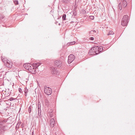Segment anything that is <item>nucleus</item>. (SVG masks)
<instances>
[{
	"instance_id": "1",
	"label": "nucleus",
	"mask_w": 135,
	"mask_h": 135,
	"mask_svg": "<svg viewBox=\"0 0 135 135\" xmlns=\"http://www.w3.org/2000/svg\"><path fill=\"white\" fill-rule=\"evenodd\" d=\"M99 53L98 47H92L89 51V54L90 55H97Z\"/></svg>"
},
{
	"instance_id": "2",
	"label": "nucleus",
	"mask_w": 135,
	"mask_h": 135,
	"mask_svg": "<svg viewBox=\"0 0 135 135\" xmlns=\"http://www.w3.org/2000/svg\"><path fill=\"white\" fill-rule=\"evenodd\" d=\"M128 15L124 16L122 21V25L123 26H127L128 22Z\"/></svg>"
},
{
	"instance_id": "3",
	"label": "nucleus",
	"mask_w": 135,
	"mask_h": 135,
	"mask_svg": "<svg viewBox=\"0 0 135 135\" xmlns=\"http://www.w3.org/2000/svg\"><path fill=\"white\" fill-rule=\"evenodd\" d=\"M44 91L45 93L47 95H49L51 94L52 93L51 89L46 86H44Z\"/></svg>"
},
{
	"instance_id": "4",
	"label": "nucleus",
	"mask_w": 135,
	"mask_h": 135,
	"mask_svg": "<svg viewBox=\"0 0 135 135\" xmlns=\"http://www.w3.org/2000/svg\"><path fill=\"white\" fill-rule=\"evenodd\" d=\"M75 56L73 54L70 55L69 57L68 62L69 64H70L74 60Z\"/></svg>"
},
{
	"instance_id": "5",
	"label": "nucleus",
	"mask_w": 135,
	"mask_h": 135,
	"mask_svg": "<svg viewBox=\"0 0 135 135\" xmlns=\"http://www.w3.org/2000/svg\"><path fill=\"white\" fill-rule=\"evenodd\" d=\"M51 73L52 74L54 75H57L59 74V72L54 67L52 68Z\"/></svg>"
},
{
	"instance_id": "6",
	"label": "nucleus",
	"mask_w": 135,
	"mask_h": 135,
	"mask_svg": "<svg viewBox=\"0 0 135 135\" xmlns=\"http://www.w3.org/2000/svg\"><path fill=\"white\" fill-rule=\"evenodd\" d=\"M54 64L56 66L60 67L62 65V62L60 60H57L54 62Z\"/></svg>"
},
{
	"instance_id": "7",
	"label": "nucleus",
	"mask_w": 135,
	"mask_h": 135,
	"mask_svg": "<svg viewBox=\"0 0 135 135\" xmlns=\"http://www.w3.org/2000/svg\"><path fill=\"white\" fill-rule=\"evenodd\" d=\"M23 66L26 69L28 70V71L32 67V65L29 63L25 64L23 65Z\"/></svg>"
},
{
	"instance_id": "8",
	"label": "nucleus",
	"mask_w": 135,
	"mask_h": 135,
	"mask_svg": "<svg viewBox=\"0 0 135 135\" xmlns=\"http://www.w3.org/2000/svg\"><path fill=\"white\" fill-rule=\"evenodd\" d=\"M55 121L54 118H52L50 120V127L51 128L53 127L54 126Z\"/></svg>"
},
{
	"instance_id": "9",
	"label": "nucleus",
	"mask_w": 135,
	"mask_h": 135,
	"mask_svg": "<svg viewBox=\"0 0 135 135\" xmlns=\"http://www.w3.org/2000/svg\"><path fill=\"white\" fill-rule=\"evenodd\" d=\"M29 71L33 74H35L36 73V71L35 69L32 66L31 67V69H30Z\"/></svg>"
},
{
	"instance_id": "10",
	"label": "nucleus",
	"mask_w": 135,
	"mask_h": 135,
	"mask_svg": "<svg viewBox=\"0 0 135 135\" xmlns=\"http://www.w3.org/2000/svg\"><path fill=\"white\" fill-rule=\"evenodd\" d=\"M127 5V2L126 0H123L122 3V7L125 8Z\"/></svg>"
},
{
	"instance_id": "11",
	"label": "nucleus",
	"mask_w": 135,
	"mask_h": 135,
	"mask_svg": "<svg viewBox=\"0 0 135 135\" xmlns=\"http://www.w3.org/2000/svg\"><path fill=\"white\" fill-rule=\"evenodd\" d=\"M7 120L5 119L3 120H0V125H3L4 124L7 122Z\"/></svg>"
},
{
	"instance_id": "12",
	"label": "nucleus",
	"mask_w": 135,
	"mask_h": 135,
	"mask_svg": "<svg viewBox=\"0 0 135 135\" xmlns=\"http://www.w3.org/2000/svg\"><path fill=\"white\" fill-rule=\"evenodd\" d=\"M96 32V31L95 30H93L90 31L89 33L90 35H92L93 34H94V33Z\"/></svg>"
},
{
	"instance_id": "13",
	"label": "nucleus",
	"mask_w": 135,
	"mask_h": 135,
	"mask_svg": "<svg viewBox=\"0 0 135 135\" xmlns=\"http://www.w3.org/2000/svg\"><path fill=\"white\" fill-rule=\"evenodd\" d=\"M4 17L5 16L3 14L0 13V20L3 19Z\"/></svg>"
},
{
	"instance_id": "14",
	"label": "nucleus",
	"mask_w": 135,
	"mask_h": 135,
	"mask_svg": "<svg viewBox=\"0 0 135 135\" xmlns=\"http://www.w3.org/2000/svg\"><path fill=\"white\" fill-rule=\"evenodd\" d=\"M118 8L120 10H121L122 8H123L122 5V4L120 3L119 4V5L118 6Z\"/></svg>"
},
{
	"instance_id": "15",
	"label": "nucleus",
	"mask_w": 135,
	"mask_h": 135,
	"mask_svg": "<svg viewBox=\"0 0 135 135\" xmlns=\"http://www.w3.org/2000/svg\"><path fill=\"white\" fill-rule=\"evenodd\" d=\"M66 15L65 14H63L62 16V18L63 20H66Z\"/></svg>"
},
{
	"instance_id": "16",
	"label": "nucleus",
	"mask_w": 135,
	"mask_h": 135,
	"mask_svg": "<svg viewBox=\"0 0 135 135\" xmlns=\"http://www.w3.org/2000/svg\"><path fill=\"white\" fill-rule=\"evenodd\" d=\"M38 117L39 118H41V110H38Z\"/></svg>"
},
{
	"instance_id": "17",
	"label": "nucleus",
	"mask_w": 135,
	"mask_h": 135,
	"mask_svg": "<svg viewBox=\"0 0 135 135\" xmlns=\"http://www.w3.org/2000/svg\"><path fill=\"white\" fill-rule=\"evenodd\" d=\"M114 34V33L113 32V31H109V32L108 33L107 35H110L113 34Z\"/></svg>"
},
{
	"instance_id": "18",
	"label": "nucleus",
	"mask_w": 135,
	"mask_h": 135,
	"mask_svg": "<svg viewBox=\"0 0 135 135\" xmlns=\"http://www.w3.org/2000/svg\"><path fill=\"white\" fill-rule=\"evenodd\" d=\"M98 51H100V52L102 51L103 50V47H100L99 48L98 47Z\"/></svg>"
},
{
	"instance_id": "19",
	"label": "nucleus",
	"mask_w": 135,
	"mask_h": 135,
	"mask_svg": "<svg viewBox=\"0 0 135 135\" xmlns=\"http://www.w3.org/2000/svg\"><path fill=\"white\" fill-rule=\"evenodd\" d=\"M32 108V107L30 106L28 108V112L29 113H30L31 111Z\"/></svg>"
},
{
	"instance_id": "20",
	"label": "nucleus",
	"mask_w": 135,
	"mask_h": 135,
	"mask_svg": "<svg viewBox=\"0 0 135 135\" xmlns=\"http://www.w3.org/2000/svg\"><path fill=\"white\" fill-rule=\"evenodd\" d=\"M17 98H12V97H11V98H10L8 100H9L10 101H12V100H16V99H17Z\"/></svg>"
},
{
	"instance_id": "21",
	"label": "nucleus",
	"mask_w": 135,
	"mask_h": 135,
	"mask_svg": "<svg viewBox=\"0 0 135 135\" xmlns=\"http://www.w3.org/2000/svg\"><path fill=\"white\" fill-rule=\"evenodd\" d=\"M41 64V63H37L36 64L35 66L36 67H38Z\"/></svg>"
},
{
	"instance_id": "22",
	"label": "nucleus",
	"mask_w": 135,
	"mask_h": 135,
	"mask_svg": "<svg viewBox=\"0 0 135 135\" xmlns=\"http://www.w3.org/2000/svg\"><path fill=\"white\" fill-rule=\"evenodd\" d=\"M89 17L90 19L91 20H93L94 19V16H90Z\"/></svg>"
},
{
	"instance_id": "23",
	"label": "nucleus",
	"mask_w": 135,
	"mask_h": 135,
	"mask_svg": "<svg viewBox=\"0 0 135 135\" xmlns=\"http://www.w3.org/2000/svg\"><path fill=\"white\" fill-rule=\"evenodd\" d=\"M28 92V89H27L26 87L25 88V90L24 91L25 93H27Z\"/></svg>"
},
{
	"instance_id": "24",
	"label": "nucleus",
	"mask_w": 135,
	"mask_h": 135,
	"mask_svg": "<svg viewBox=\"0 0 135 135\" xmlns=\"http://www.w3.org/2000/svg\"><path fill=\"white\" fill-rule=\"evenodd\" d=\"M14 3H15V4L16 5L18 4V1H14Z\"/></svg>"
},
{
	"instance_id": "25",
	"label": "nucleus",
	"mask_w": 135,
	"mask_h": 135,
	"mask_svg": "<svg viewBox=\"0 0 135 135\" xmlns=\"http://www.w3.org/2000/svg\"><path fill=\"white\" fill-rule=\"evenodd\" d=\"M18 90L19 92L21 93H22L23 91L22 89L21 88H18Z\"/></svg>"
},
{
	"instance_id": "26",
	"label": "nucleus",
	"mask_w": 135,
	"mask_h": 135,
	"mask_svg": "<svg viewBox=\"0 0 135 135\" xmlns=\"http://www.w3.org/2000/svg\"><path fill=\"white\" fill-rule=\"evenodd\" d=\"M40 108V105H39V104H38V110H41Z\"/></svg>"
},
{
	"instance_id": "27",
	"label": "nucleus",
	"mask_w": 135,
	"mask_h": 135,
	"mask_svg": "<svg viewBox=\"0 0 135 135\" xmlns=\"http://www.w3.org/2000/svg\"><path fill=\"white\" fill-rule=\"evenodd\" d=\"M75 43V41L73 42H71L70 43V45H72L73 44H74Z\"/></svg>"
},
{
	"instance_id": "28",
	"label": "nucleus",
	"mask_w": 135,
	"mask_h": 135,
	"mask_svg": "<svg viewBox=\"0 0 135 135\" xmlns=\"http://www.w3.org/2000/svg\"><path fill=\"white\" fill-rule=\"evenodd\" d=\"M73 15L74 16H76V13L75 11H73Z\"/></svg>"
},
{
	"instance_id": "29",
	"label": "nucleus",
	"mask_w": 135,
	"mask_h": 135,
	"mask_svg": "<svg viewBox=\"0 0 135 135\" xmlns=\"http://www.w3.org/2000/svg\"><path fill=\"white\" fill-rule=\"evenodd\" d=\"M89 39L91 40H94V38L93 37H91Z\"/></svg>"
},
{
	"instance_id": "30",
	"label": "nucleus",
	"mask_w": 135,
	"mask_h": 135,
	"mask_svg": "<svg viewBox=\"0 0 135 135\" xmlns=\"http://www.w3.org/2000/svg\"><path fill=\"white\" fill-rule=\"evenodd\" d=\"M52 113H50L49 114V115L51 117H52Z\"/></svg>"
},
{
	"instance_id": "31",
	"label": "nucleus",
	"mask_w": 135,
	"mask_h": 135,
	"mask_svg": "<svg viewBox=\"0 0 135 135\" xmlns=\"http://www.w3.org/2000/svg\"><path fill=\"white\" fill-rule=\"evenodd\" d=\"M21 128H23V127H24L23 124H21Z\"/></svg>"
},
{
	"instance_id": "32",
	"label": "nucleus",
	"mask_w": 135,
	"mask_h": 135,
	"mask_svg": "<svg viewBox=\"0 0 135 135\" xmlns=\"http://www.w3.org/2000/svg\"><path fill=\"white\" fill-rule=\"evenodd\" d=\"M32 135H34V131H33L32 133Z\"/></svg>"
},
{
	"instance_id": "33",
	"label": "nucleus",
	"mask_w": 135,
	"mask_h": 135,
	"mask_svg": "<svg viewBox=\"0 0 135 135\" xmlns=\"http://www.w3.org/2000/svg\"><path fill=\"white\" fill-rule=\"evenodd\" d=\"M25 96H27V93H25Z\"/></svg>"
},
{
	"instance_id": "34",
	"label": "nucleus",
	"mask_w": 135,
	"mask_h": 135,
	"mask_svg": "<svg viewBox=\"0 0 135 135\" xmlns=\"http://www.w3.org/2000/svg\"><path fill=\"white\" fill-rule=\"evenodd\" d=\"M12 67V65L11 64V65H9V67Z\"/></svg>"
},
{
	"instance_id": "35",
	"label": "nucleus",
	"mask_w": 135,
	"mask_h": 135,
	"mask_svg": "<svg viewBox=\"0 0 135 135\" xmlns=\"http://www.w3.org/2000/svg\"><path fill=\"white\" fill-rule=\"evenodd\" d=\"M46 105L47 104V102H46Z\"/></svg>"
},
{
	"instance_id": "36",
	"label": "nucleus",
	"mask_w": 135,
	"mask_h": 135,
	"mask_svg": "<svg viewBox=\"0 0 135 135\" xmlns=\"http://www.w3.org/2000/svg\"><path fill=\"white\" fill-rule=\"evenodd\" d=\"M18 126V124H17V126Z\"/></svg>"
},
{
	"instance_id": "37",
	"label": "nucleus",
	"mask_w": 135,
	"mask_h": 135,
	"mask_svg": "<svg viewBox=\"0 0 135 135\" xmlns=\"http://www.w3.org/2000/svg\"><path fill=\"white\" fill-rule=\"evenodd\" d=\"M0 95H2L1 94H0Z\"/></svg>"
},
{
	"instance_id": "38",
	"label": "nucleus",
	"mask_w": 135,
	"mask_h": 135,
	"mask_svg": "<svg viewBox=\"0 0 135 135\" xmlns=\"http://www.w3.org/2000/svg\"><path fill=\"white\" fill-rule=\"evenodd\" d=\"M123 0H122V1H123Z\"/></svg>"
}]
</instances>
